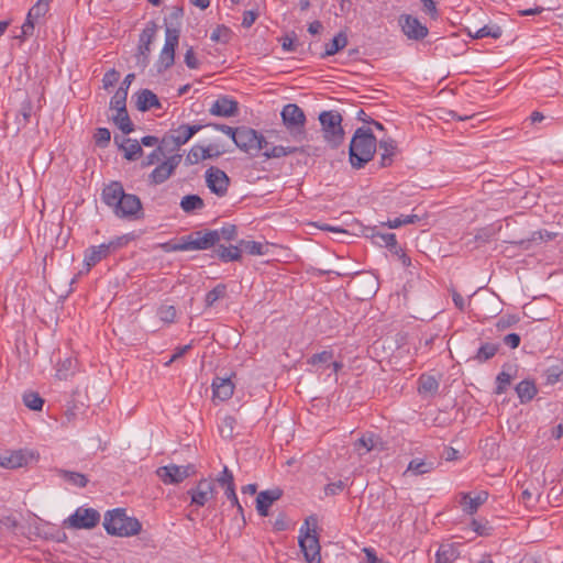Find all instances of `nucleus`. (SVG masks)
<instances>
[{
	"mask_svg": "<svg viewBox=\"0 0 563 563\" xmlns=\"http://www.w3.org/2000/svg\"><path fill=\"white\" fill-rule=\"evenodd\" d=\"M332 357H333L332 352L323 351L321 353L312 355L309 362L311 364L325 363V362L330 361Z\"/></svg>",
	"mask_w": 563,
	"mask_h": 563,
	"instance_id": "obj_60",
	"label": "nucleus"
},
{
	"mask_svg": "<svg viewBox=\"0 0 563 563\" xmlns=\"http://www.w3.org/2000/svg\"><path fill=\"white\" fill-rule=\"evenodd\" d=\"M319 121L324 140L334 147L341 144L344 137L341 114L336 111H323L319 114Z\"/></svg>",
	"mask_w": 563,
	"mask_h": 563,
	"instance_id": "obj_8",
	"label": "nucleus"
},
{
	"mask_svg": "<svg viewBox=\"0 0 563 563\" xmlns=\"http://www.w3.org/2000/svg\"><path fill=\"white\" fill-rule=\"evenodd\" d=\"M439 389V382L429 375H422L419 379V393L423 395H434Z\"/></svg>",
	"mask_w": 563,
	"mask_h": 563,
	"instance_id": "obj_36",
	"label": "nucleus"
},
{
	"mask_svg": "<svg viewBox=\"0 0 563 563\" xmlns=\"http://www.w3.org/2000/svg\"><path fill=\"white\" fill-rule=\"evenodd\" d=\"M217 255L224 262L239 261L241 258V247L239 245L223 246L220 245L217 250Z\"/></svg>",
	"mask_w": 563,
	"mask_h": 563,
	"instance_id": "obj_33",
	"label": "nucleus"
},
{
	"mask_svg": "<svg viewBox=\"0 0 563 563\" xmlns=\"http://www.w3.org/2000/svg\"><path fill=\"white\" fill-rule=\"evenodd\" d=\"M126 97H128L126 88L120 87L115 91L113 97L111 98V101H110L111 109L117 110V111L126 110V106H125Z\"/></svg>",
	"mask_w": 563,
	"mask_h": 563,
	"instance_id": "obj_44",
	"label": "nucleus"
},
{
	"mask_svg": "<svg viewBox=\"0 0 563 563\" xmlns=\"http://www.w3.org/2000/svg\"><path fill=\"white\" fill-rule=\"evenodd\" d=\"M504 343L511 349H516L520 344V336L517 333H509L504 336Z\"/></svg>",
	"mask_w": 563,
	"mask_h": 563,
	"instance_id": "obj_62",
	"label": "nucleus"
},
{
	"mask_svg": "<svg viewBox=\"0 0 563 563\" xmlns=\"http://www.w3.org/2000/svg\"><path fill=\"white\" fill-rule=\"evenodd\" d=\"M103 527L111 536L131 537L141 531V523L136 518L128 517L123 509H113L104 516Z\"/></svg>",
	"mask_w": 563,
	"mask_h": 563,
	"instance_id": "obj_5",
	"label": "nucleus"
},
{
	"mask_svg": "<svg viewBox=\"0 0 563 563\" xmlns=\"http://www.w3.org/2000/svg\"><path fill=\"white\" fill-rule=\"evenodd\" d=\"M377 147L376 137L369 129L358 128L350 143V163L354 168H362L368 163Z\"/></svg>",
	"mask_w": 563,
	"mask_h": 563,
	"instance_id": "obj_3",
	"label": "nucleus"
},
{
	"mask_svg": "<svg viewBox=\"0 0 563 563\" xmlns=\"http://www.w3.org/2000/svg\"><path fill=\"white\" fill-rule=\"evenodd\" d=\"M220 234V240H227L231 241L236 236V227L235 225H227L221 229V231H218Z\"/></svg>",
	"mask_w": 563,
	"mask_h": 563,
	"instance_id": "obj_59",
	"label": "nucleus"
},
{
	"mask_svg": "<svg viewBox=\"0 0 563 563\" xmlns=\"http://www.w3.org/2000/svg\"><path fill=\"white\" fill-rule=\"evenodd\" d=\"M51 2L52 0H37L35 2L27 12L25 22L21 27L22 34L19 37H29L33 34L35 24L48 12Z\"/></svg>",
	"mask_w": 563,
	"mask_h": 563,
	"instance_id": "obj_15",
	"label": "nucleus"
},
{
	"mask_svg": "<svg viewBox=\"0 0 563 563\" xmlns=\"http://www.w3.org/2000/svg\"><path fill=\"white\" fill-rule=\"evenodd\" d=\"M163 145L161 144V146H157L151 154H148L146 156V158L141 163V166L142 167H148L151 165H154L155 163H157L161 157L164 155V152H163Z\"/></svg>",
	"mask_w": 563,
	"mask_h": 563,
	"instance_id": "obj_52",
	"label": "nucleus"
},
{
	"mask_svg": "<svg viewBox=\"0 0 563 563\" xmlns=\"http://www.w3.org/2000/svg\"><path fill=\"white\" fill-rule=\"evenodd\" d=\"M282 120L294 142H302L306 137V115L295 103L286 104L282 110Z\"/></svg>",
	"mask_w": 563,
	"mask_h": 563,
	"instance_id": "obj_7",
	"label": "nucleus"
},
{
	"mask_svg": "<svg viewBox=\"0 0 563 563\" xmlns=\"http://www.w3.org/2000/svg\"><path fill=\"white\" fill-rule=\"evenodd\" d=\"M209 112L217 117H233L238 112V102L227 97H221L212 103Z\"/></svg>",
	"mask_w": 563,
	"mask_h": 563,
	"instance_id": "obj_23",
	"label": "nucleus"
},
{
	"mask_svg": "<svg viewBox=\"0 0 563 563\" xmlns=\"http://www.w3.org/2000/svg\"><path fill=\"white\" fill-rule=\"evenodd\" d=\"M179 42V30L166 27L165 43L156 63L157 71L162 73L173 66L175 62V51Z\"/></svg>",
	"mask_w": 563,
	"mask_h": 563,
	"instance_id": "obj_9",
	"label": "nucleus"
},
{
	"mask_svg": "<svg viewBox=\"0 0 563 563\" xmlns=\"http://www.w3.org/2000/svg\"><path fill=\"white\" fill-rule=\"evenodd\" d=\"M113 122L115 125L124 133L129 134L133 131V123L130 120L126 110L117 111V114L113 115Z\"/></svg>",
	"mask_w": 563,
	"mask_h": 563,
	"instance_id": "obj_37",
	"label": "nucleus"
},
{
	"mask_svg": "<svg viewBox=\"0 0 563 563\" xmlns=\"http://www.w3.org/2000/svg\"><path fill=\"white\" fill-rule=\"evenodd\" d=\"M157 316L166 324L174 323L177 317L176 308L173 305H161L157 309Z\"/></svg>",
	"mask_w": 563,
	"mask_h": 563,
	"instance_id": "obj_41",
	"label": "nucleus"
},
{
	"mask_svg": "<svg viewBox=\"0 0 563 563\" xmlns=\"http://www.w3.org/2000/svg\"><path fill=\"white\" fill-rule=\"evenodd\" d=\"M374 238L379 239L385 244V246L388 247L389 250L397 249L396 235L393 233H386V234L378 233V234H375Z\"/></svg>",
	"mask_w": 563,
	"mask_h": 563,
	"instance_id": "obj_55",
	"label": "nucleus"
},
{
	"mask_svg": "<svg viewBox=\"0 0 563 563\" xmlns=\"http://www.w3.org/2000/svg\"><path fill=\"white\" fill-rule=\"evenodd\" d=\"M216 482L224 489V494L227 493V489L229 488V485L231 488H234V477L232 472L228 468V466H224L222 472L218 475L216 478Z\"/></svg>",
	"mask_w": 563,
	"mask_h": 563,
	"instance_id": "obj_45",
	"label": "nucleus"
},
{
	"mask_svg": "<svg viewBox=\"0 0 563 563\" xmlns=\"http://www.w3.org/2000/svg\"><path fill=\"white\" fill-rule=\"evenodd\" d=\"M487 498L488 494L486 492H481L475 497H472L470 494H463L461 498L463 511L468 515L475 514L478 507L483 505Z\"/></svg>",
	"mask_w": 563,
	"mask_h": 563,
	"instance_id": "obj_25",
	"label": "nucleus"
},
{
	"mask_svg": "<svg viewBox=\"0 0 563 563\" xmlns=\"http://www.w3.org/2000/svg\"><path fill=\"white\" fill-rule=\"evenodd\" d=\"M120 148L124 152V157L128 161H135L143 154L142 146L139 141L124 139L120 144Z\"/></svg>",
	"mask_w": 563,
	"mask_h": 563,
	"instance_id": "obj_28",
	"label": "nucleus"
},
{
	"mask_svg": "<svg viewBox=\"0 0 563 563\" xmlns=\"http://www.w3.org/2000/svg\"><path fill=\"white\" fill-rule=\"evenodd\" d=\"M156 31V24L154 22H150L140 35L135 58L136 65L141 68H145L150 63L151 45L155 38Z\"/></svg>",
	"mask_w": 563,
	"mask_h": 563,
	"instance_id": "obj_13",
	"label": "nucleus"
},
{
	"mask_svg": "<svg viewBox=\"0 0 563 563\" xmlns=\"http://www.w3.org/2000/svg\"><path fill=\"white\" fill-rule=\"evenodd\" d=\"M318 520L310 516L299 530L298 543L307 563H320V543L317 533Z\"/></svg>",
	"mask_w": 563,
	"mask_h": 563,
	"instance_id": "obj_4",
	"label": "nucleus"
},
{
	"mask_svg": "<svg viewBox=\"0 0 563 563\" xmlns=\"http://www.w3.org/2000/svg\"><path fill=\"white\" fill-rule=\"evenodd\" d=\"M518 321H519V318L516 316L503 317L498 320L497 328L500 330H504V329L517 323Z\"/></svg>",
	"mask_w": 563,
	"mask_h": 563,
	"instance_id": "obj_61",
	"label": "nucleus"
},
{
	"mask_svg": "<svg viewBox=\"0 0 563 563\" xmlns=\"http://www.w3.org/2000/svg\"><path fill=\"white\" fill-rule=\"evenodd\" d=\"M225 496L227 498L231 501L232 506L236 507L238 509V512L241 515V516H244L243 515V507L241 506V504L239 503V499H238V496H236V493H235V487L234 488H231L229 486V488L227 489V493H225ZM244 519V517H242Z\"/></svg>",
	"mask_w": 563,
	"mask_h": 563,
	"instance_id": "obj_56",
	"label": "nucleus"
},
{
	"mask_svg": "<svg viewBox=\"0 0 563 563\" xmlns=\"http://www.w3.org/2000/svg\"><path fill=\"white\" fill-rule=\"evenodd\" d=\"M433 470V463L424 460L415 459L410 461L406 472H411L415 475H423Z\"/></svg>",
	"mask_w": 563,
	"mask_h": 563,
	"instance_id": "obj_39",
	"label": "nucleus"
},
{
	"mask_svg": "<svg viewBox=\"0 0 563 563\" xmlns=\"http://www.w3.org/2000/svg\"><path fill=\"white\" fill-rule=\"evenodd\" d=\"M516 393L521 404L528 402L537 395L538 389L533 380H522L516 386Z\"/></svg>",
	"mask_w": 563,
	"mask_h": 563,
	"instance_id": "obj_27",
	"label": "nucleus"
},
{
	"mask_svg": "<svg viewBox=\"0 0 563 563\" xmlns=\"http://www.w3.org/2000/svg\"><path fill=\"white\" fill-rule=\"evenodd\" d=\"M220 241V234L217 230L207 232H196L183 239L179 244L172 245L170 243L162 244L166 252L173 251H189V250H208Z\"/></svg>",
	"mask_w": 563,
	"mask_h": 563,
	"instance_id": "obj_6",
	"label": "nucleus"
},
{
	"mask_svg": "<svg viewBox=\"0 0 563 563\" xmlns=\"http://www.w3.org/2000/svg\"><path fill=\"white\" fill-rule=\"evenodd\" d=\"M363 552L366 555V563H385L376 556L375 551L373 549L364 548Z\"/></svg>",
	"mask_w": 563,
	"mask_h": 563,
	"instance_id": "obj_64",
	"label": "nucleus"
},
{
	"mask_svg": "<svg viewBox=\"0 0 563 563\" xmlns=\"http://www.w3.org/2000/svg\"><path fill=\"white\" fill-rule=\"evenodd\" d=\"M206 183L213 194L223 197L228 192L230 179L222 169L212 166L206 172Z\"/></svg>",
	"mask_w": 563,
	"mask_h": 563,
	"instance_id": "obj_17",
	"label": "nucleus"
},
{
	"mask_svg": "<svg viewBox=\"0 0 563 563\" xmlns=\"http://www.w3.org/2000/svg\"><path fill=\"white\" fill-rule=\"evenodd\" d=\"M235 424H236L235 418H233L231 416L224 417L222 420L221 427H220L221 434L224 438H232Z\"/></svg>",
	"mask_w": 563,
	"mask_h": 563,
	"instance_id": "obj_50",
	"label": "nucleus"
},
{
	"mask_svg": "<svg viewBox=\"0 0 563 563\" xmlns=\"http://www.w3.org/2000/svg\"><path fill=\"white\" fill-rule=\"evenodd\" d=\"M378 147L382 151L380 166H383V167L389 166L393 163V158L397 152L396 142L390 137L383 139L379 141Z\"/></svg>",
	"mask_w": 563,
	"mask_h": 563,
	"instance_id": "obj_26",
	"label": "nucleus"
},
{
	"mask_svg": "<svg viewBox=\"0 0 563 563\" xmlns=\"http://www.w3.org/2000/svg\"><path fill=\"white\" fill-rule=\"evenodd\" d=\"M77 367L76 360L71 357H66L63 361H59L56 368V376L59 379H67L69 376H71Z\"/></svg>",
	"mask_w": 563,
	"mask_h": 563,
	"instance_id": "obj_34",
	"label": "nucleus"
},
{
	"mask_svg": "<svg viewBox=\"0 0 563 563\" xmlns=\"http://www.w3.org/2000/svg\"><path fill=\"white\" fill-rule=\"evenodd\" d=\"M185 64L187 65L188 68L190 69H196L199 67V62H198V58L196 57V54H195V51L192 47H189L187 51H186V54H185Z\"/></svg>",
	"mask_w": 563,
	"mask_h": 563,
	"instance_id": "obj_57",
	"label": "nucleus"
},
{
	"mask_svg": "<svg viewBox=\"0 0 563 563\" xmlns=\"http://www.w3.org/2000/svg\"><path fill=\"white\" fill-rule=\"evenodd\" d=\"M257 19V13L253 10L245 11L243 15L242 25L246 29L251 27L255 20Z\"/></svg>",
	"mask_w": 563,
	"mask_h": 563,
	"instance_id": "obj_63",
	"label": "nucleus"
},
{
	"mask_svg": "<svg viewBox=\"0 0 563 563\" xmlns=\"http://www.w3.org/2000/svg\"><path fill=\"white\" fill-rule=\"evenodd\" d=\"M234 384L231 378L216 377L212 382L213 398L221 401L230 399L234 391Z\"/></svg>",
	"mask_w": 563,
	"mask_h": 563,
	"instance_id": "obj_24",
	"label": "nucleus"
},
{
	"mask_svg": "<svg viewBox=\"0 0 563 563\" xmlns=\"http://www.w3.org/2000/svg\"><path fill=\"white\" fill-rule=\"evenodd\" d=\"M37 456L36 452L27 449L8 451L0 454V467L10 470L23 467L29 465L30 462L36 460Z\"/></svg>",
	"mask_w": 563,
	"mask_h": 563,
	"instance_id": "obj_14",
	"label": "nucleus"
},
{
	"mask_svg": "<svg viewBox=\"0 0 563 563\" xmlns=\"http://www.w3.org/2000/svg\"><path fill=\"white\" fill-rule=\"evenodd\" d=\"M95 142L99 146H106L110 142L111 133L107 128H99L95 133Z\"/></svg>",
	"mask_w": 563,
	"mask_h": 563,
	"instance_id": "obj_53",
	"label": "nucleus"
},
{
	"mask_svg": "<svg viewBox=\"0 0 563 563\" xmlns=\"http://www.w3.org/2000/svg\"><path fill=\"white\" fill-rule=\"evenodd\" d=\"M501 27L498 26V25H484L483 27L478 29L477 31H475L474 33H472L471 31L468 32L470 36L474 37V38H482V37H493V38H498L501 36Z\"/></svg>",
	"mask_w": 563,
	"mask_h": 563,
	"instance_id": "obj_38",
	"label": "nucleus"
},
{
	"mask_svg": "<svg viewBox=\"0 0 563 563\" xmlns=\"http://www.w3.org/2000/svg\"><path fill=\"white\" fill-rule=\"evenodd\" d=\"M194 465H175L169 464L161 466L156 471V475L165 485L179 484L189 476L195 474Z\"/></svg>",
	"mask_w": 563,
	"mask_h": 563,
	"instance_id": "obj_11",
	"label": "nucleus"
},
{
	"mask_svg": "<svg viewBox=\"0 0 563 563\" xmlns=\"http://www.w3.org/2000/svg\"><path fill=\"white\" fill-rule=\"evenodd\" d=\"M283 496V490L278 487L263 490L256 497V510L262 517L268 515L269 507Z\"/></svg>",
	"mask_w": 563,
	"mask_h": 563,
	"instance_id": "obj_22",
	"label": "nucleus"
},
{
	"mask_svg": "<svg viewBox=\"0 0 563 563\" xmlns=\"http://www.w3.org/2000/svg\"><path fill=\"white\" fill-rule=\"evenodd\" d=\"M402 32L412 40H421L428 35V29L411 15H401L399 19Z\"/></svg>",
	"mask_w": 563,
	"mask_h": 563,
	"instance_id": "obj_20",
	"label": "nucleus"
},
{
	"mask_svg": "<svg viewBox=\"0 0 563 563\" xmlns=\"http://www.w3.org/2000/svg\"><path fill=\"white\" fill-rule=\"evenodd\" d=\"M99 520L100 515L96 509L80 507L64 521V525L73 529H91Z\"/></svg>",
	"mask_w": 563,
	"mask_h": 563,
	"instance_id": "obj_12",
	"label": "nucleus"
},
{
	"mask_svg": "<svg viewBox=\"0 0 563 563\" xmlns=\"http://www.w3.org/2000/svg\"><path fill=\"white\" fill-rule=\"evenodd\" d=\"M214 484L209 479H201L195 488L190 489L188 494L191 497V503L197 506H205L214 496Z\"/></svg>",
	"mask_w": 563,
	"mask_h": 563,
	"instance_id": "obj_18",
	"label": "nucleus"
},
{
	"mask_svg": "<svg viewBox=\"0 0 563 563\" xmlns=\"http://www.w3.org/2000/svg\"><path fill=\"white\" fill-rule=\"evenodd\" d=\"M347 45V36L345 33H338L333 40L325 45V51L322 54L323 57L332 56L338 53L340 49L344 48Z\"/></svg>",
	"mask_w": 563,
	"mask_h": 563,
	"instance_id": "obj_32",
	"label": "nucleus"
},
{
	"mask_svg": "<svg viewBox=\"0 0 563 563\" xmlns=\"http://www.w3.org/2000/svg\"><path fill=\"white\" fill-rule=\"evenodd\" d=\"M205 207L203 200L198 195H187L181 198L180 208L186 213L195 210H201Z\"/></svg>",
	"mask_w": 563,
	"mask_h": 563,
	"instance_id": "obj_35",
	"label": "nucleus"
},
{
	"mask_svg": "<svg viewBox=\"0 0 563 563\" xmlns=\"http://www.w3.org/2000/svg\"><path fill=\"white\" fill-rule=\"evenodd\" d=\"M200 129V125L181 124L165 135L161 144L168 151H176L186 144Z\"/></svg>",
	"mask_w": 563,
	"mask_h": 563,
	"instance_id": "obj_10",
	"label": "nucleus"
},
{
	"mask_svg": "<svg viewBox=\"0 0 563 563\" xmlns=\"http://www.w3.org/2000/svg\"><path fill=\"white\" fill-rule=\"evenodd\" d=\"M230 37L231 31L229 27L224 25L217 26L210 35L211 41L221 43H228Z\"/></svg>",
	"mask_w": 563,
	"mask_h": 563,
	"instance_id": "obj_47",
	"label": "nucleus"
},
{
	"mask_svg": "<svg viewBox=\"0 0 563 563\" xmlns=\"http://www.w3.org/2000/svg\"><path fill=\"white\" fill-rule=\"evenodd\" d=\"M227 287L222 284L217 285L212 290L206 295V305L211 307L217 300L223 298L225 295Z\"/></svg>",
	"mask_w": 563,
	"mask_h": 563,
	"instance_id": "obj_46",
	"label": "nucleus"
},
{
	"mask_svg": "<svg viewBox=\"0 0 563 563\" xmlns=\"http://www.w3.org/2000/svg\"><path fill=\"white\" fill-rule=\"evenodd\" d=\"M23 404L31 410H42L44 400L43 398L34 391H27L23 395Z\"/></svg>",
	"mask_w": 563,
	"mask_h": 563,
	"instance_id": "obj_43",
	"label": "nucleus"
},
{
	"mask_svg": "<svg viewBox=\"0 0 563 563\" xmlns=\"http://www.w3.org/2000/svg\"><path fill=\"white\" fill-rule=\"evenodd\" d=\"M213 128L230 136L232 141L235 143L239 128H232L225 124H213Z\"/></svg>",
	"mask_w": 563,
	"mask_h": 563,
	"instance_id": "obj_58",
	"label": "nucleus"
},
{
	"mask_svg": "<svg viewBox=\"0 0 563 563\" xmlns=\"http://www.w3.org/2000/svg\"><path fill=\"white\" fill-rule=\"evenodd\" d=\"M241 151L251 156H257L263 151V156L267 159L282 158L296 153H306L302 146L291 145H272L267 139L256 130L247 126H239V132L234 143Z\"/></svg>",
	"mask_w": 563,
	"mask_h": 563,
	"instance_id": "obj_1",
	"label": "nucleus"
},
{
	"mask_svg": "<svg viewBox=\"0 0 563 563\" xmlns=\"http://www.w3.org/2000/svg\"><path fill=\"white\" fill-rule=\"evenodd\" d=\"M136 106L139 110L146 111L153 107H158L159 101L154 92L148 89H143L137 93Z\"/></svg>",
	"mask_w": 563,
	"mask_h": 563,
	"instance_id": "obj_29",
	"label": "nucleus"
},
{
	"mask_svg": "<svg viewBox=\"0 0 563 563\" xmlns=\"http://www.w3.org/2000/svg\"><path fill=\"white\" fill-rule=\"evenodd\" d=\"M32 113V103L30 99H25L21 106L20 114L18 117V123L22 126H25L31 118Z\"/></svg>",
	"mask_w": 563,
	"mask_h": 563,
	"instance_id": "obj_49",
	"label": "nucleus"
},
{
	"mask_svg": "<svg viewBox=\"0 0 563 563\" xmlns=\"http://www.w3.org/2000/svg\"><path fill=\"white\" fill-rule=\"evenodd\" d=\"M241 253L244 251L251 255H264L267 246L255 241H240Z\"/></svg>",
	"mask_w": 563,
	"mask_h": 563,
	"instance_id": "obj_40",
	"label": "nucleus"
},
{
	"mask_svg": "<svg viewBox=\"0 0 563 563\" xmlns=\"http://www.w3.org/2000/svg\"><path fill=\"white\" fill-rule=\"evenodd\" d=\"M355 449H364L365 453L373 450H383V442L374 434L363 435L355 443Z\"/></svg>",
	"mask_w": 563,
	"mask_h": 563,
	"instance_id": "obj_31",
	"label": "nucleus"
},
{
	"mask_svg": "<svg viewBox=\"0 0 563 563\" xmlns=\"http://www.w3.org/2000/svg\"><path fill=\"white\" fill-rule=\"evenodd\" d=\"M118 245H120V242H109L91 246L87 250L84 260L87 272L102 258H106L110 254L111 250L115 249Z\"/></svg>",
	"mask_w": 563,
	"mask_h": 563,
	"instance_id": "obj_19",
	"label": "nucleus"
},
{
	"mask_svg": "<svg viewBox=\"0 0 563 563\" xmlns=\"http://www.w3.org/2000/svg\"><path fill=\"white\" fill-rule=\"evenodd\" d=\"M511 375L506 372H500L497 376L496 394L501 395L506 391L507 387L511 383Z\"/></svg>",
	"mask_w": 563,
	"mask_h": 563,
	"instance_id": "obj_51",
	"label": "nucleus"
},
{
	"mask_svg": "<svg viewBox=\"0 0 563 563\" xmlns=\"http://www.w3.org/2000/svg\"><path fill=\"white\" fill-rule=\"evenodd\" d=\"M120 78V74L119 71H117L115 69H110L109 71H107L102 78V84H103V88L108 89L110 87H112L114 84L118 82Z\"/></svg>",
	"mask_w": 563,
	"mask_h": 563,
	"instance_id": "obj_54",
	"label": "nucleus"
},
{
	"mask_svg": "<svg viewBox=\"0 0 563 563\" xmlns=\"http://www.w3.org/2000/svg\"><path fill=\"white\" fill-rule=\"evenodd\" d=\"M181 162V155L175 154L167 157L163 163L156 166L148 176L151 184L159 185L166 181L175 172L179 163Z\"/></svg>",
	"mask_w": 563,
	"mask_h": 563,
	"instance_id": "obj_16",
	"label": "nucleus"
},
{
	"mask_svg": "<svg viewBox=\"0 0 563 563\" xmlns=\"http://www.w3.org/2000/svg\"><path fill=\"white\" fill-rule=\"evenodd\" d=\"M59 475L74 486L85 487L88 483V478L81 473L62 470Z\"/></svg>",
	"mask_w": 563,
	"mask_h": 563,
	"instance_id": "obj_42",
	"label": "nucleus"
},
{
	"mask_svg": "<svg viewBox=\"0 0 563 563\" xmlns=\"http://www.w3.org/2000/svg\"><path fill=\"white\" fill-rule=\"evenodd\" d=\"M102 201L112 209L118 218L139 219L142 216V202L132 194H125L119 181H112L102 190Z\"/></svg>",
	"mask_w": 563,
	"mask_h": 563,
	"instance_id": "obj_2",
	"label": "nucleus"
},
{
	"mask_svg": "<svg viewBox=\"0 0 563 563\" xmlns=\"http://www.w3.org/2000/svg\"><path fill=\"white\" fill-rule=\"evenodd\" d=\"M223 152L220 151L214 145H209L207 147L195 145V146H192L190 148V151L188 152V154L186 156V164L195 165V164H198L201 161H205V159H208V158L218 157Z\"/></svg>",
	"mask_w": 563,
	"mask_h": 563,
	"instance_id": "obj_21",
	"label": "nucleus"
},
{
	"mask_svg": "<svg viewBox=\"0 0 563 563\" xmlns=\"http://www.w3.org/2000/svg\"><path fill=\"white\" fill-rule=\"evenodd\" d=\"M497 350L498 349H497V346L495 344H492V343L483 344L478 349L476 358L478 361H481V362L487 361V360L492 358L496 354Z\"/></svg>",
	"mask_w": 563,
	"mask_h": 563,
	"instance_id": "obj_48",
	"label": "nucleus"
},
{
	"mask_svg": "<svg viewBox=\"0 0 563 563\" xmlns=\"http://www.w3.org/2000/svg\"><path fill=\"white\" fill-rule=\"evenodd\" d=\"M459 555L460 554L453 544H442L437 551L435 563H453Z\"/></svg>",
	"mask_w": 563,
	"mask_h": 563,
	"instance_id": "obj_30",
	"label": "nucleus"
}]
</instances>
